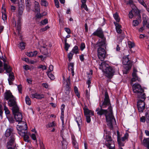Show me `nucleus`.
Returning <instances> with one entry per match:
<instances>
[{"instance_id": "nucleus-28", "label": "nucleus", "mask_w": 149, "mask_h": 149, "mask_svg": "<svg viewBox=\"0 0 149 149\" xmlns=\"http://www.w3.org/2000/svg\"><path fill=\"white\" fill-rule=\"evenodd\" d=\"M25 101L27 105H30L31 104V102L30 98L28 96H26L25 97Z\"/></svg>"}, {"instance_id": "nucleus-53", "label": "nucleus", "mask_w": 149, "mask_h": 149, "mask_svg": "<svg viewBox=\"0 0 149 149\" xmlns=\"http://www.w3.org/2000/svg\"><path fill=\"white\" fill-rule=\"evenodd\" d=\"M3 110L2 109V105L0 102V116H1V118H2V114L3 113Z\"/></svg>"}, {"instance_id": "nucleus-42", "label": "nucleus", "mask_w": 149, "mask_h": 149, "mask_svg": "<svg viewBox=\"0 0 149 149\" xmlns=\"http://www.w3.org/2000/svg\"><path fill=\"white\" fill-rule=\"evenodd\" d=\"M64 112H63V111L61 112V119L62 121V123L63 127V124L64 123Z\"/></svg>"}, {"instance_id": "nucleus-57", "label": "nucleus", "mask_w": 149, "mask_h": 149, "mask_svg": "<svg viewBox=\"0 0 149 149\" xmlns=\"http://www.w3.org/2000/svg\"><path fill=\"white\" fill-rule=\"evenodd\" d=\"M85 47V44L84 43H82L80 46V49L81 51H83Z\"/></svg>"}, {"instance_id": "nucleus-55", "label": "nucleus", "mask_w": 149, "mask_h": 149, "mask_svg": "<svg viewBox=\"0 0 149 149\" xmlns=\"http://www.w3.org/2000/svg\"><path fill=\"white\" fill-rule=\"evenodd\" d=\"M9 121L10 123H13L14 122V120L13 117H10L8 118Z\"/></svg>"}, {"instance_id": "nucleus-10", "label": "nucleus", "mask_w": 149, "mask_h": 149, "mask_svg": "<svg viewBox=\"0 0 149 149\" xmlns=\"http://www.w3.org/2000/svg\"><path fill=\"white\" fill-rule=\"evenodd\" d=\"M97 56L99 58L101 61H103L104 60L107 56L106 52L104 48L101 47L98 48Z\"/></svg>"}, {"instance_id": "nucleus-18", "label": "nucleus", "mask_w": 149, "mask_h": 149, "mask_svg": "<svg viewBox=\"0 0 149 149\" xmlns=\"http://www.w3.org/2000/svg\"><path fill=\"white\" fill-rule=\"evenodd\" d=\"M114 23L116 26V28L117 32L119 33H120L122 32V30L120 29L121 26L118 23L114 22Z\"/></svg>"}, {"instance_id": "nucleus-14", "label": "nucleus", "mask_w": 149, "mask_h": 149, "mask_svg": "<svg viewBox=\"0 0 149 149\" xmlns=\"http://www.w3.org/2000/svg\"><path fill=\"white\" fill-rule=\"evenodd\" d=\"M84 114L86 117V121L89 123L91 121L90 117L93 115V113L91 111L89 110L86 107L83 108Z\"/></svg>"}, {"instance_id": "nucleus-33", "label": "nucleus", "mask_w": 149, "mask_h": 149, "mask_svg": "<svg viewBox=\"0 0 149 149\" xmlns=\"http://www.w3.org/2000/svg\"><path fill=\"white\" fill-rule=\"evenodd\" d=\"M44 97V95L42 94L36 93V98L40 99L43 98Z\"/></svg>"}, {"instance_id": "nucleus-56", "label": "nucleus", "mask_w": 149, "mask_h": 149, "mask_svg": "<svg viewBox=\"0 0 149 149\" xmlns=\"http://www.w3.org/2000/svg\"><path fill=\"white\" fill-rule=\"evenodd\" d=\"M49 28V27L48 26H47L45 28H42L40 29V31L41 32H43V31H45L47 29H48Z\"/></svg>"}, {"instance_id": "nucleus-26", "label": "nucleus", "mask_w": 149, "mask_h": 149, "mask_svg": "<svg viewBox=\"0 0 149 149\" xmlns=\"http://www.w3.org/2000/svg\"><path fill=\"white\" fill-rule=\"evenodd\" d=\"M105 39L103 40L101 39V41L99 42L97 44V46H99V47H101L102 46H103L105 45Z\"/></svg>"}, {"instance_id": "nucleus-62", "label": "nucleus", "mask_w": 149, "mask_h": 149, "mask_svg": "<svg viewBox=\"0 0 149 149\" xmlns=\"http://www.w3.org/2000/svg\"><path fill=\"white\" fill-rule=\"evenodd\" d=\"M87 84L88 85V88H89L90 86V84H91V80L90 78L88 79L87 81L86 82Z\"/></svg>"}, {"instance_id": "nucleus-50", "label": "nucleus", "mask_w": 149, "mask_h": 149, "mask_svg": "<svg viewBox=\"0 0 149 149\" xmlns=\"http://www.w3.org/2000/svg\"><path fill=\"white\" fill-rule=\"evenodd\" d=\"M38 68H41L43 70H44L47 69V67L45 65H41L39 66Z\"/></svg>"}, {"instance_id": "nucleus-44", "label": "nucleus", "mask_w": 149, "mask_h": 149, "mask_svg": "<svg viewBox=\"0 0 149 149\" xmlns=\"http://www.w3.org/2000/svg\"><path fill=\"white\" fill-rule=\"evenodd\" d=\"M4 110L5 111V113L6 115L9 114L10 111L8 108L5 106H4Z\"/></svg>"}, {"instance_id": "nucleus-17", "label": "nucleus", "mask_w": 149, "mask_h": 149, "mask_svg": "<svg viewBox=\"0 0 149 149\" xmlns=\"http://www.w3.org/2000/svg\"><path fill=\"white\" fill-rule=\"evenodd\" d=\"M71 139L72 144L75 149H79L78 145L76 141L75 137L74 135H72Z\"/></svg>"}, {"instance_id": "nucleus-49", "label": "nucleus", "mask_w": 149, "mask_h": 149, "mask_svg": "<svg viewBox=\"0 0 149 149\" xmlns=\"http://www.w3.org/2000/svg\"><path fill=\"white\" fill-rule=\"evenodd\" d=\"M81 7L84 8V9L87 11H88V10L87 6L86 5V3H82L81 6Z\"/></svg>"}, {"instance_id": "nucleus-22", "label": "nucleus", "mask_w": 149, "mask_h": 149, "mask_svg": "<svg viewBox=\"0 0 149 149\" xmlns=\"http://www.w3.org/2000/svg\"><path fill=\"white\" fill-rule=\"evenodd\" d=\"M35 11L36 13H38L40 12L39 4L38 2L35 1Z\"/></svg>"}, {"instance_id": "nucleus-9", "label": "nucleus", "mask_w": 149, "mask_h": 149, "mask_svg": "<svg viewBox=\"0 0 149 149\" xmlns=\"http://www.w3.org/2000/svg\"><path fill=\"white\" fill-rule=\"evenodd\" d=\"M117 141L119 146L120 147L123 146H124L125 141L127 138L128 134H125L124 136L121 138L118 131H117Z\"/></svg>"}, {"instance_id": "nucleus-52", "label": "nucleus", "mask_w": 149, "mask_h": 149, "mask_svg": "<svg viewBox=\"0 0 149 149\" xmlns=\"http://www.w3.org/2000/svg\"><path fill=\"white\" fill-rule=\"evenodd\" d=\"M53 70V66L51 65H49L48 70L47 72H51Z\"/></svg>"}, {"instance_id": "nucleus-2", "label": "nucleus", "mask_w": 149, "mask_h": 149, "mask_svg": "<svg viewBox=\"0 0 149 149\" xmlns=\"http://www.w3.org/2000/svg\"><path fill=\"white\" fill-rule=\"evenodd\" d=\"M13 129L12 128H8L6 130L5 136L6 137H9L10 136L9 138V141L8 142L7 147L8 149H17V147L15 146L14 141L15 136L13 134Z\"/></svg>"}, {"instance_id": "nucleus-41", "label": "nucleus", "mask_w": 149, "mask_h": 149, "mask_svg": "<svg viewBox=\"0 0 149 149\" xmlns=\"http://www.w3.org/2000/svg\"><path fill=\"white\" fill-rule=\"evenodd\" d=\"M128 44L130 48H132L134 46V43L130 41L128 42Z\"/></svg>"}, {"instance_id": "nucleus-5", "label": "nucleus", "mask_w": 149, "mask_h": 149, "mask_svg": "<svg viewBox=\"0 0 149 149\" xmlns=\"http://www.w3.org/2000/svg\"><path fill=\"white\" fill-rule=\"evenodd\" d=\"M4 99L6 100H9L8 103L10 107H14L16 106L15 99L9 90L6 91L4 93Z\"/></svg>"}, {"instance_id": "nucleus-27", "label": "nucleus", "mask_w": 149, "mask_h": 149, "mask_svg": "<svg viewBox=\"0 0 149 149\" xmlns=\"http://www.w3.org/2000/svg\"><path fill=\"white\" fill-rule=\"evenodd\" d=\"M2 19L4 21H5L6 19L7 16L5 14V9H3V10L2 12Z\"/></svg>"}, {"instance_id": "nucleus-47", "label": "nucleus", "mask_w": 149, "mask_h": 149, "mask_svg": "<svg viewBox=\"0 0 149 149\" xmlns=\"http://www.w3.org/2000/svg\"><path fill=\"white\" fill-rule=\"evenodd\" d=\"M140 3L142 5L145 7H146V5L145 3L143 1V0H138Z\"/></svg>"}, {"instance_id": "nucleus-24", "label": "nucleus", "mask_w": 149, "mask_h": 149, "mask_svg": "<svg viewBox=\"0 0 149 149\" xmlns=\"http://www.w3.org/2000/svg\"><path fill=\"white\" fill-rule=\"evenodd\" d=\"M144 146L147 148H149V138L144 139L143 140Z\"/></svg>"}, {"instance_id": "nucleus-30", "label": "nucleus", "mask_w": 149, "mask_h": 149, "mask_svg": "<svg viewBox=\"0 0 149 149\" xmlns=\"http://www.w3.org/2000/svg\"><path fill=\"white\" fill-rule=\"evenodd\" d=\"M40 50H41V52H42V51H43L42 52L44 54H45L46 55H47V54L48 52L47 51V49H46V48L45 47H41Z\"/></svg>"}, {"instance_id": "nucleus-58", "label": "nucleus", "mask_w": 149, "mask_h": 149, "mask_svg": "<svg viewBox=\"0 0 149 149\" xmlns=\"http://www.w3.org/2000/svg\"><path fill=\"white\" fill-rule=\"evenodd\" d=\"M3 63L0 60V73H2L3 71V69L1 68V67L2 66Z\"/></svg>"}, {"instance_id": "nucleus-63", "label": "nucleus", "mask_w": 149, "mask_h": 149, "mask_svg": "<svg viewBox=\"0 0 149 149\" xmlns=\"http://www.w3.org/2000/svg\"><path fill=\"white\" fill-rule=\"evenodd\" d=\"M146 118L144 116H142L140 118V121L141 122L144 123L146 121Z\"/></svg>"}, {"instance_id": "nucleus-29", "label": "nucleus", "mask_w": 149, "mask_h": 149, "mask_svg": "<svg viewBox=\"0 0 149 149\" xmlns=\"http://www.w3.org/2000/svg\"><path fill=\"white\" fill-rule=\"evenodd\" d=\"M113 16L115 19L116 22H118L120 21V18L119 17L118 14L117 13L114 14Z\"/></svg>"}, {"instance_id": "nucleus-12", "label": "nucleus", "mask_w": 149, "mask_h": 149, "mask_svg": "<svg viewBox=\"0 0 149 149\" xmlns=\"http://www.w3.org/2000/svg\"><path fill=\"white\" fill-rule=\"evenodd\" d=\"M140 99L137 102V106L139 112L141 113L143 112L145 108V104L144 101L146 98L141 99L142 100Z\"/></svg>"}, {"instance_id": "nucleus-39", "label": "nucleus", "mask_w": 149, "mask_h": 149, "mask_svg": "<svg viewBox=\"0 0 149 149\" xmlns=\"http://www.w3.org/2000/svg\"><path fill=\"white\" fill-rule=\"evenodd\" d=\"M23 9L22 7H19L18 15V16H21L22 15L23 13Z\"/></svg>"}, {"instance_id": "nucleus-6", "label": "nucleus", "mask_w": 149, "mask_h": 149, "mask_svg": "<svg viewBox=\"0 0 149 149\" xmlns=\"http://www.w3.org/2000/svg\"><path fill=\"white\" fill-rule=\"evenodd\" d=\"M104 136L106 140L105 145L109 149H115L114 142L110 136V132H109L107 133L106 131Z\"/></svg>"}, {"instance_id": "nucleus-7", "label": "nucleus", "mask_w": 149, "mask_h": 149, "mask_svg": "<svg viewBox=\"0 0 149 149\" xmlns=\"http://www.w3.org/2000/svg\"><path fill=\"white\" fill-rule=\"evenodd\" d=\"M18 108L17 105L13 107V111H14V118L16 121L18 122V125H21V128L23 127V122L26 123L24 121H22V116L21 113L18 111Z\"/></svg>"}, {"instance_id": "nucleus-59", "label": "nucleus", "mask_w": 149, "mask_h": 149, "mask_svg": "<svg viewBox=\"0 0 149 149\" xmlns=\"http://www.w3.org/2000/svg\"><path fill=\"white\" fill-rule=\"evenodd\" d=\"M65 31L68 34H70L71 33L70 30L69 28H64Z\"/></svg>"}, {"instance_id": "nucleus-23", "label": "nucleus", "mask_w": 149, "mask_h": 149, "mask_svg": "<svg viewBox=\"0 0 149 149\" xmlns=\"http://www.w3.org/2000/svg\"><path fill=\"white\" fill-rule=\"evenodd\" d=\"M79 49L78 47L77 46H75L71 52H72V53H73V54H77L79 53Z\"/></svg>"}, {"instance_id": "nucleus-8", "label": "nucleus", "mask_w": 149, "mask_h": 149, "mask_svg": "<svg viewBox=\"0 0 149 149\" xmlns=\"http://www.w3.org/2000/svg\"><path fill=\"white\" fill-rule=\"evenodd\" d=\"M4 69L6 70L7 73H9V78L8 79V80L9 85H12V81L14 79V77L13 73L11 72V68L8 65L4 63Z\"/></svg>"}, {"instance_id": "nucleus-13", "label": "nucleus", "mask_w": 149, "mask_h": 149, "mask_svg": "<svg viewBox=\"0 0 149 149\" xmlns=\"http://www.w3.org/2000/svg\"><path fill=\"white\" fill-rule=\"evenodd\" d=\"M115 71V70L114 68L109 66L104 73L106 76L108 78H111L114 75Z\"/></svg>"}, {"instance_id": "nucleus-40", "label": "nucleus", "mask_w": 149, "mask_h": 149, "mask_svg": "<svg viewBox=\"0 0 149 149\" xmlns=\"http://www.w3.org/2000/svg\"><path fill=\"white\" fill-rule=\"evenodd\" d=\"M73 54L71 52L68 54V56L69 61H70L72 59Z\"/></svg>"}, {"instance_id": "nucleus-48", "label": "nucleus", "mask_w": 149, "mask_h": 149, "mask_svg": "<svg viewBox=\"0 0 149 149\" xmlns=\"http://www.w3.org/2000/svg\"><path fill=\"white\" fill-rule=\"evenodd\" d=\"M48 23V20L47 19H45L44 20L41 21V23L43 25H44Z\"/></svg>"}, {"instance_id": "nucleus-36", "label": "nucleus", "mask_w": 149, "mask_h": 149, "mask_svg": "<svg viewBox=\"0 0 149 149\" xmlns=\"http://www.w3.org/2000/svg\"><path fill=\"white\" fill-rule=\"evenodd\" d=\"M145 117L146 118V122L149 123V114L148 111H147L145 114Z\"/></svg>"}, {"instance_id": "nucleus-51", "label": "nucleus", "mask_w": 149, "mask_h": 149, "mask_svg": "<svg viewBox=\"0 0 149 149\" xmlns=\"http://www.w3.org/2000/svg\"><path fill=\"white\" fill-rule=\"evenodd\" d=\"M70 46V45L68 43L65 44V48L66 51H68V50Z\"/></svg>"}, {"instance_id": "nucleus-43", "label": "nucleus", "mask_w": 149, "mask_h": 149, "mask_svg": "<svg viewBox=\"0 0 149 149\" xmlns=\"http://www.w3.org/2000/svg\"><path fill=\"white\" fill-rule=\"evenodd\" d=\"M139 24V22L136 20H134L133 21L132 25L134 26H137Z\"/></svg>"}, {"instance_id": "nucleus-16", "label": "nucleus", "mask_w": 149, "mask_h": 149, "mask_svg": "<svg viewBox=\"0 0 149 149\" xmlns=\"http://www.w3.org/2000/svg\"><path fill=\"white\" fill-rule=\"evenodd\" d=\"M109 66V65L108 64L106 63L105 62H103L101 63L100 65L99 68L102 70L104 72Z\"/></svg>"}, {"instance_id": "nucleus-1", "label": "nucleus", "mask_w": 149, "mask_h": 149, "mask_svg": "<svg viewBox=\"0 0 149 149\" xmlns=\"http://www.w3.org/2000/svg\"><path fill=\"white\" fill-rule=\"evenodd\" d=\"M101 109L97 108L96 111L100 115H104L107 123V125L111 130L113 129V125H116V122L112 114V107L111 106L109 96L107 92H106L104 94V101L100 106Z\"/></svg>"}, {"instance_id": "nucleus-32", "label": "nucleus", "mask_w": 149, "mask_h": 149, "mask_svg": "<svg viewBox=\"0 0 149 149\" xmlns=\"http://www.w3.org/2000/svg\"><path fill=\"white\" fill-rule=\"evenodd\" d=\"M47 73L49 77L51 80H54L55 79L54 76L51 72H47Z\"/></svg>"}, {"instance_id": "nucleus-31", "label": "nucleus", "mask_w": 149, "mask_h": 149, "mask_svg": "<svg viewBox=\"0 0 149 149\" xmlns=\"http://www.w3.org/2000/svg\"><path fill=\"white\" fill-rule=\"evenodd\" d=\"M74 63H70L68 64V70L69 71H72V70H74Z\"/></svg>"}, {"instance_id": "nucleus-64", "label": "nucleus", "mask_w": 149, "mask_h": 149, "mask_svg": "<svg viewBox=\"0 0 149 149\" xmlns=\"http://www.w3.org/2000/svg\"><path fill=\"white\" fill-rule=\"evenodd\" d=\"M31 137L33 140H36V136L34 134H33L31 135Z\"/></svg>"}, {"instance_id": "nucleus-4", "label": "nucleus", "mask_w": 149, "mask_h": 149, "mask_svg": "<svg viewBox=\"0 0 149 149\" xmlns=\"http://www.w3.org/2000/svg\"><path fill=\"white\" fill-rule=\"evenodd\" d=\"M23 127L21 128V125H17V129L19 134L23 136L24 140L26 141H28L29 137L27 135V125L26 123L23 122Z\"/></svg>"}, {"instance_id": "nucleus-34", "label": "nucleus", "mask_w": 149, "mask_h": 149, "mask_svg": "<svg viewBox=\"0 0 149 149\" xmlns=\"http://www.w3.org/2000/svg\"><path fill=\"white\" fill-rule=\"evenodd\" d=\"M20 25L19 21H18L17 23V25L15 24V27H16L17 30V31L18 33L19 32L20 29Z\"/></svg>"}, {"instance_id": "nucleus-60", "label": "nucleus", "mask_w": 149, "mask_h": 149, "mask_svg": "<svg viewBox=\"0 0 149 149\" xmlns=\"http://www.w3.org/2000/svg\"><path fill=\"white\" fill-rule=\"evenodd\" d=\"M76 122L77 123L79 127V131L80 130L81 128V122H79L77 120Z\"/></svg>"}, {"instance_id": "nucleus-21", "label": "nucleus", "mask_w": 149, "mask_h": 149, "mask_svg": "<svg viewBox=\"0 0 149 149\" xmlns=\"http://www.w3.org/2000/svg\"><path fill=\"white\" fill-rule=\"evenodd\" d=\"M38 53L37 51H35L33 52H26V55L29 57L34 56L37 54Z\"/></svg>"}, {"instance_id": "nucleus-45", "label": "nucleus", "mask_w": 149, "mask_h": 149, "mask_svg": "<svg viewBox=\"0 0 149 149\" xmlns=\"http://www.w3.org/2000/svg\"><path fill=\"white\" fill-rule=\"evenodd\" d=\"M134 13H133V11H132V10L131 11H130L129 13V14H128V16H129V17L130 18V19H132V18L133 16H134Z\"/></svg>"}, {"instance_id": "nucleus-11", "label": "nucleus", "mask_w": 149, "mask_h": 149, "mask_svg": "<svg viewBox=\"0 0 149 149\" xmlns=\"http://www.w3.org/2000/svg\"><path fill=\"white\" fill-rule=\"evenodd\" d=\"M130 61L129 60L127 56L124 57L123 58V65H126L125 68V72H123L124 73L126 74L127 72L131 68V66L129 65L130 64Z\"/></svg>"}, {"instance_id": "nucleus-20", "label": "nucleus", "mask_w": 149, "mask_h": 149, "mask_svg": "<svg viewBox=\"0 0 149 149\" xmlns=\"http://www.w3.org/2000/svg\"><path fill=\"white\" fill-rule=\"evenodd\" d=\"M64 84H65V93L66 94L68 95L69 93L70 92V87L68 83L67 82L66 83H65L64 82Z\"/></svg>"}, {"instance_id": "nucleus-38", "label": "nucleus", "mask_w": 149, "mask_h": 149, "mask_svg": "<svg viewBox=\"0 0 149 149\" xmlns=\"http://www.w3.org/2000/svg\"><path fill=\"white\" fill-rule=\"evenodd\" d=\"M62 148L63 149H66L67 148V143L66 141L63 140L62 142Z\"/></svg>"}, {"instance_id": "nucleus-46", "label": "nucleus", "mask_w": 149, "mask_h": 149, "mask_svg": "<svg viewBox=\"0 0 149 149\" xmlns=\"http://www.w3.org/2000/svg\"><path fill=\"white\" fill-rule=\"evenodd\" d=\"M41 4L43 6H46L47 5V1L45 0H42L40 2Z\"/></svg>"}, {"instance_id": "nucleus-25", "label": "nucleus", "mask_w": 149, "mask_h": 149, "mask_svg": "<svg viewBox=\"0 0 149 149\" xmlns=\"http://www.w3.org/2000/svg\"><path fill=\"white\" fill-rule=\"evenodd\" d=\"M132 76L133 78L131 79V82L130 83L132 84L133 82H134L136 80H138V78L136 74H135L134 73H132Z\"/></svg>"}, {"instance_id": "nucleus-35", "label": "nucleus", "mask_w": 149, "mask_h": 149, "mask_svg": "<svg viewBox=\"0 0 149 149\" xmlns=\"http://www.w3.org/2000/svg\"><path fill=\"white\" fill-rule=\"evenodd\" d=\"M55 126V124L54 122H52V123H50L47 124L46 126V127L47 128H49L51 127Z\"/></svg>"}, {"instance_id": "nucleus-61", "label": "nucleus", "mask_w": 149, "mask_h": 149, "mask_svg": "<svg viewBox=\"0 0 149 149\" xmlns=\"http://www.w3.org/2000/svg\"><path fill=\"white\" fill-rule=\"evenodd\" d=\"M42 86L44 87L47 88L49 87L48 85L46 83H43L42 84Z\"/></svg>"}, {"instance_id": "nucleus-3", "label": "nucleus", "mask_w": 149, "mask_h": 149, "mask_svg": "<svg viewBox=\"0 0 149 149\" xmlns=\"http://www.w3.org/2000/svg\"><path fill=\"white\" fill-rule=\"evenodd\" d=\"M134 93L137 95L138 98L140 99L146 98V95L144 93V89L141 85L138 84H135L132 86Z\"/></svg>"}, {"instance_id": "nucleus-37", "label": "nucleus", "mask_w": 149, "mask_h": 149, "mask_svg": "<svg viewBox=\"0 0 149 149\" xmlns=\"http://www.w3.org/2000/svg\"><path fill=\"white\" fill-rule=\"evenodd\" d=\"M25 46V43L24 42L20 43L19 45V47L21 50L24 49Z\"/></svg>"}, {"instance_id": "nucleus-19", "label": "nucleus", "mask_w": 149, "mask_h": 149, "mask_svg": "<svg viewBox=\"0 0 149 149\" xmlns=\"http://www.w3.org/2000/svg\"><path fill=\"white\" fill-rule=\"evenodd\" d=\"M132 10L134 15L138 17V19H139V18H141L140 11L138 9H132Z\"/></svg>"}, {"instance_id": "nucleus-15", "label": "nucleus", "mask_w": 149, "mask_h": 149, "mask_svg": "<svg viewBox=\"0 0 149 149\" xmlns=\"http://www.w3.org/2000/svg\"><path fill=\"white\" fill-rule=\"evenodd\" d=\"M94 35L97 36L101 39H105L103 32L101 28H99L94 32Z\"/></svg>"}, {"instance_id": "nucleus-54", "label": "nucleus", "mask_w": 149, "mask_h": 149, "mask_svg": "<svg viewBox=\"0 0 149 149\" xmlns=\"http://www.w3.org/2000/svg\"><path fill=\"white\" fill-rule=\"evenodd\" d=\"M55 5L56 6L57 8L59 7V2L58 0H54Z\"/></svg>"}]
</instances>
